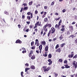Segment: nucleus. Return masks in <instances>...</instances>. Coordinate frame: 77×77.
Wrapping results in <instances>:
<instances>
[{"label":"nucleus","instance_id":"f257e3e1","mask_svg":"<svg viewBox=\"0 0 77 77\" xmlns=\"http://www.w3.org/2000/svg\"><path fill=\"white\" fill-rule=\"evenodd\" d=\"M73 65L75 66V69H76L77 67V62H76L75 61H73Z\"/></svg>","mask_w":77,"mask_h":77},{"label":"nucleus","instance_id":"f03ea898","mask_svg":"<svg viewBox=\"0 0 77 77\" xmlns=\"http://www.w3.org/2000/svg\"><path fill=\"white\" fill-rule=\"evenodd\" d=\"M69 29L70 31L71 32H73V27L71 26H69Z\"/></svg>","mask_w":77,"mask_h":77},{"label":"nucleus","instance_id":"7ed1b4c3","mask_svg":"<svg viewBox=\"0 0 77 77\" xmlns=\"http://www.w3.org/2000/svg\"><path fill=\"white\" fill-rule=\"evenodd\" d=\"M51 27V24H48V22L47 23V24H46L45 26V27Z\"/></svg>","mask_w":77,"mask_h":77},{"label":"nucleus","instance_id":"20e7f679","mask_svg":"<svg viewBox=\"0 0 77 77\" xmlns=\"http://www.w3.org/2000/svg\"><path fill=\"white\" fill-rule=\"evenodd\" d=\"M51 31H52L51 32V33H54V32H55V29L53 27H52L51 29Z\"/></svg>","mask_w":77,"mask_h":77},{"label":"nucleus","instance_id":"39448f33","mask_svg":"<svg viewBox=\"0 0 77 77\" xmlns=\"http://www.w3.org/2000/svg\"><path fill=\"white\" fill-rule=\"evenodd\" d=\"M48 61L49 62V63H48L49 65H51V63H52V61L51 60V59H49L48 60Z\"/></svg>","mask_w":77,"mask_h":77},{"label":"nucleus","instance_id":"423d86ee","mask_svg":"<svg viewBox=\"0 0 77 77\" xmlns=\"http://www.w3.org/2000/svg\"><path fill=\"white\" fill-rule=\"evenodd\" d=\"M21 42H21V40H17L16 42V44H17V43H19V44H21Z\"/></svg>","mask_w":77,"mask_h":77},{"label":"nucleus","instance_id":"0eeeda50","mask_svg":"<svg viewBox=\"0 0 77 77\" xmlns=\"http://www.w3.org/2000/svg\"><path fill=\"white\" fill-rule=\"evenodd\" d=\"M41 44H42V45H45L46 44V43L45 42V41H43L41 42Z\"/></svg>","mask_w":77,"mask_h":77},{"label":"nucleus","instance_id":"6e6552de","mask_svg":"<svg viewBox=\"0 0 77 77\" xmlns=\"http://www.w3.org/2000/svg\"><path fill=\"white\" fill-rule=\"evenodd\" d=\"M45 51L47 52L48 51V46H46L45 48Z\"/></svg>","mask_w":77,"mask_h":77},{"label":"nucleus","instance_id":"1a4fd4ad","mask_svg":"<svg viewBox=\"0 0 77 77\" xmlns=\"http://www.w3.org/2000/svg\"><path fill=\"white\" fill-rule=\"evenodd\" d=\"M56 52H58L59 53H60V51H61V50L60 48H58V49L56 50Z\"/></svg>","mask_w":77,"mask_h":77},{"label":"nucleus","instance_id":"9d476101","mask_svg":"<svg viewBox=\"0 0 77 77\" xmlns=\"http://www.w3.org/2000/svg\"><path fill=\"white\" fill-rule=\"evenodd\" d=\"M73 55H74V54H72L71 55L69 54L68 55V57L69 58H72V57H73Z\"/></svg>","mask_w":77,"mask_h":77},{"label":"nucleus","instance_id":"9b49d317","mask_svg":"<svg viewBox=\"0 0 77 77\" xmlns=\"http://www.w3.org/2000/svg\"><path fill=\"white\" fill-rule=\"evenodd\" d=\"M46 27H45V26L44 27V30H45V32H47V28H46Z\"/></svg>","mask_w":77,"mask_h":77},{"label":"nucleus","instance_id":"f8f14e48","mask_svg":"<svg viewBox=\"0 0 77 77\" xmlns=\"http://www.w3.org/2000/svg\"><path fill=\"white\" fill-rule=\"evenodd\" d=\"M39 50H42V45H40L39 46Z\"/></svg>","mask_w":77,"mask_h":77},{"label":"nucleus","instance_id":"ddd939ff","mask_svg":"<svg viewBox=\"0 0 77 77\" xmlns=\"http://www.w3.org/2000/svg\"><path fill=\"white\" fill-rule=\"evenodd\" d=\"M31 68L33 69H35V66L33 65L31 66Z\"/></svg>","mask_w":77,"mask_h":77},{"label":"nucleus","instance_id":"4468645a","mask_svg":"<svg viewBox=\"0 0 77 77\" xmlns=\"http://www.w3.org/2000/svg\"><path fill=\"white\" fill-rule=\"evenodd\" d=\"M31 59H32V60H33V59H35V56L34 55H33L31 57Z\"/></svg>","mask_w":77,"mask_h":77},{"label":"nucleus","instance_id":"2eb2a0df","mask_svg":"<svg viewBox=\"0 0 77 77\" xmlns=\"http://www.w3.org/2000/svg\"><path fill=\"white\" fill-rule=\"evenodd\" d=\"M64 66H65V68H70V66L67 65H65Z\"/></svg>","mask_w":77,"mask_h":77},{"label":"nucleus","instance_id":"dca6fc26","mask_svg":"<svg viewBox=\"0 0 77 77\" xmlns=\"http://www.w3.org/2000/svg\"><path fill=\"white\" fill-rule=\"evenodd\" d=\"M51 57H52V55L51 54H50L48 55V58H51Z\"/></svg>","mask_w":77,"mask_h":77},{"label":"nucleus","instance_id":"f3484780","mask_svg":"<svg viewBox=\"0 0 77 77\" xmlns=\"http://www.w3.org/2000/svg\"><path fill=\"white\" fill-rule=\"evenodd\" d=\"M44 20L45 22H48V18H45Z\"/></svg>","mask_w":77,"mask_h":77},{"label":"nucleus","instance_id":"a211bd4d","mask_svg":"<svg viewBox=\"0 0 77 77\" xmlns=\"http://www.w3.org/2000/svg\"><path fill=\"white\" fill-rule=\"evenodd\" d=\"M30 69V68H26L25 69V71L26 72H27V71H28V70H29Z\"/></svg>","mask_w":77,"mask_h":77},{"label":"nucleus","instance_id":"6ab92c4d","mask_svg":"<svg viewBox=\"0 0 77 77\" xmlns=\"http://www.w3.org/2000/svg\"><path fill=\"white\" fill-rule=\"evenodd\" d=\"M51 30H50L49 31V32L48 33V37L50 36V33H51Z\"/></svg>","mask_w":77,"mask_h":77},{"label":"nucleus","instance_id":"aec40b11","mask_svg":"<svg viewBox=\"0 0 77 77\" xmlns=\"http://www.w3.org/2000/svg\"><path fill=\"white\" fill-rule=\"evenodd\" d=\"M60 19V17H59V18H54L55 20H56V21H57V20H59Z\"/></svg>","mask_w":77,"mask_h":77},{"label":"nucleus","instance_id":"412c9836","mask_svg":"<svg viewBox=\"0 0 77 77\" xmlns=\"http://www.w3.org/2000/svg\"><path fill=\"white\" fill-rule=\"evenodd\" d=\"M43 68L45 69H46L45 68H47V66H43L42 68H41V70H42L43 69Z\"/></svg>","mask_w":77,"mask_h":77},{"label":"nucleus","instance_id":"4be33fe9","mask_svg":"<svg viewBox=\"0 0 77 77\" xmlns=\"http://www.w3.org/2000/svg\"><path fill=\"white\" fill-rule=\"evenodd\" d=\"M32 3H33V1H31L29 3V5L30 6H31V5H32Z\"/></svg>","mask_w":77,"mask_h":77},{"label":"nucleus","instance_id":"5701e85b","mask_svg":"<svg viewBox=\"0 0 77 77\" xmlns=\"http://www.w3.org/2000/svg\"><path fill=\"white\" fill-rule=\"evenodd\" d=\"M59 38L60 40H62L63 39V37H62V35H61L60 37H59Z\"/></svg>","mask_w":77,"mask_h":77},{"label":"nucleus","instance_id":"b1692460","mask_svg":"<svg viewBox=\"0 0 77 77\" xmlns=\"http://www.w3.org/2000/svg\"><path fill=\"white\" fill-rule=\"evenodd\" d=\"M4 14H6V15H9V13H8V12L6 11L4 12Z\"/></svg>","mask_w":77,"mask_h":77},{"label":"nucleus","instance_id":"393cba45","mask_svg":"<svg viewBox=\"0 0 77 77\" xmlns=\"http://www.w3.org/2000/svg\"><path fill=\"white\" fill-rule=\"evenodd\" d=\"M28 9V7H26L23 8V11H24L25 10H27Z\"/></svg>","mask_w":77,"mask_h":77},{"label":"nucleus","instance_id":"a878e982","mask_svg":"<svg viewBox=\"0 0 77 77\" xmlns=\"http://www.w3.org/2000/svg\"><path fill=\"white\" fill-rule=\"evenodd\" d=\"M77 58V54H76L75 56L73 57V59H76Z\"/></svg>","mask_w":77,"mask_h":77},{"label":"nucleus","instance_id":"bb28decb","mask_svg":"<svg viewBox=\"0 0 77 77\" xmlns=\"http://www.w3.org/2000/svg\"><path fill=\"white\" fill-rule=\"evenodd\" d=\"M62 23V20L60 19V21L59 22L58 25H60V24Z\"/></svg>","mask_w":77,"mask_h":77},{"label":"nucleus","instance_id":"cd10ccee","mask_svg":"<svg viewBox=\"0 0 77 77\" xmlns=\"http://www.w3.org/2000/svg\"><path fill=\"white\" fill-rule=\"evenodd\" d=\"M59 45L57 44L55 47V49H57V48H59Z\"/></svg>","mask_w":77,"mask_h":77},{"label":"nucleus","instance_id":"c85d7f7f","mask_svg":"<svg viewBox=\"0 0 77 77\" xmlns=\"http://www.w3.org/2000/svg\"><path fill=\"white\" fill-rule=\"evenodd\" d=\"M74 35H71L70 36V37H69V38H74Z\"/></svg>","mask_w":77,"mask_h":77},{"label":"nucleus","instance_id":"c756f323","mask_svg":"<svg viewBox=\"0 0 77 77\" xmlns=\"http://www.w3.org/2000/svg\"><path fill=\"white\" fill-rule=\"evenodd\" d=\"M34 43V42L33 41H32L31 42V46H33V44Z\"/></svg>","mask_w":77,"mask_h":77},{"label":"nucleus","instance_id":"7c9ffc66","mask_svg":"<svg viewBox=\"0 0 77 77\" xmlns=\"http://www.w3.org/2000/svg\"><path fill=\"white\" fill-rule=\"evenodd\" d=\"M30 16H27V18L28 19V20H30Z\"/></svg>","mask_w":77,"mask_h":77},{"label":"nucleus","instance_id":"2f4dec72","mask_svg":"<svg viewBox=\"0 0 77 77\" xmlns=\"http://www.w3.org/2000/svg\"><path fill=\"white\" fill-rule=\"evenodd\" d=\"M65 45V43H63L62 44H61V47H63V46H64V45Z\"/></svg>","mask_w":77,"mask_h":77},{"label":"nucleus","instance_id":"473e14b6","mask_svg":"<svg viewBox=\"0 0 77 77\" xmlns=\"http://www.w3.org/2000/svg\"><path fill=\"white\" fill-rule=\"evenodd\" d=\"M23 72H21V75L22 77H23Z\"/></svg>","mask_w":77,"mask_h":77},{"label":"nucleus","instance_id":"72a5a7b5","mask_svg":"<svg viewBox=\"0 0 77 77\" xmlns=\"http://www.w3.org/2000/svg\"><path fill=\"white\" fill-rule=\"evenodd\" d=\"M39 22H38L35 23V25H37V26H38L39 25Z\"/></svg>","mask_w":77,"mask_h":77},{"label":"nucleus","instance_id":"f704fd0d","mask_svg":"<svg viewBox=\"0 0 77 77\" xmlns=\"http://www.w3.org/2000/svg\"><path fill=\"white\" fill-rule=\"evenodd\" d=\"M62 12L63 13H64L66 12V10L65 9H64L62 10Z\"/></svg>","mask_w":77,"mask_h":77},{"label":"nucleus","instance_id":"c9c22d12","mask_svg":"<svg viewBox=\"0 0 77 77\" xmlns=\"http://www.w3.org/2000/svg\"><path fill=\"white\" fill-rule=\"evenodd\" d=\"M59 61L60 62H62V59H59Z\"/></svg>","mask_w":77,"mask_h":77},{"label":"nucleus","instance_id":"e433bc0d","mask_svg":"<svg viewBox=\"0 0 77 77\" xmlns=\"http://www.w3.org/2000/svg\"><path fill=\"white\" fill-rule=\"evenodd\" d=\"M58 26V25L57 24H56L55 26V29H57V27Z\"/></svg>","mask_w":77,"mask_h":77},{"label":"nucleus","instance_id":"4c0bfd02","mask_svg":"<svg viewBox=\"0 0 77 77\" xmlns=\"http://www.w3.org/2000/svg\"><path fill=\"white\" fill-rule=\"evenodd\" d=\"M31 49H32V50H34L35 49V46L32 47H31Z\"/></svg>","mask_w":77,"mask_h":77},{"label":"nucleus","instance_id":"58836bf2","mask_svg":"<svg viewBox=\"0 0 77 77\" xmlns=\"http://www.w3.org/2000/svg\"><path fill=\"white\" fill-rule=\"evenodd\" d=\"M44 70V72H46L48 71V70L47 69H45Z\"/></svg>","mask_w":77,"mask_h":77},{"label":"nucleus","instance_id":"ea45409f","mask_svg":"<svg viewBox=\"0 0 77 77\" xmlns=\"http://www.w3.org/2000/svg\"><path fill=\"white\" fill-rule=\"evenodd\" d=\"M26 23H27V24H30V21H26Z\"/></svg>","mask_w":77,"mask_h":77},{"label":"nucleus","instance_id":"a19ab883","mask_svg":"<svg viewBox=\"0 0 77 77\" xmlns=\"http://www.w3.org/2000/svg\"><path fill=\"white\" fill-rule=\"evenodd\" d=\"M43 30H42L41 32V35H43Z\"/></svg>","mask_w":77,"mask_h":77},{"label":"nucleus","instance_id":"79ce46f5","mask_svg":"<svg viewBox=\"0 0 77 77\" xmlns=\"http://www.w3.org/2000/svg\"><path fill=\"white\" fill-rule=\"evenodd\" d=\"M65 30V28H62L61 29V31H64V30Z\"/></svg>","mask_w":77,"mask_h":77},{"label":"nucleus","instance_id":"37998d69","mask_svg":"<svg viewBox=\"0 0 77 77\" xmlns=\"http://www.w3.org/2000/svg\"><path fill=\"white\" fill-rule=\"evenodd\" d=\"M23 5H24V7H25V6H26V5H27V4H26V3H23Z\"/></svg>","mask_w":77,"mask_h":77},{"label":"nucleus","instance_id":"c03bdc74","mask_svg":"<svg viewBox=\"0 0 77 77\" xmlns=\"http://www.w3.org/2000/svg\"><path fill=\"white\" fill-rule=\"evenodd\" d=\"M22 18L23 19H24V18H25V16L24 15H23L22 16Z\"/></svg>","mask_w":77,"mask_h":77},{"label":"nucleus","instance_id":"a18cd8bd","mask_svg":"<svg viewBox=\"0 0 77 77\" xmlns=\"http://www.w3.org/2000/svg\"><path fill=\"white\" fill-rule=\"evenodd\" d=\"M43 56H45V57H47V54H44Z\"/></svg>","mask_w":77,"mask_h":77},{"label":"nucleus","instance_id":"49530a36","mask_svg":"<svg viewBox=\"0 0 77 77\" xmlns=\"http://www.w3.org/2000/svg\"><path fill=\"white\" fill-rule=\"evenodd\" d=\"M54 4V2H53L51 3V5H53Z\"/></svg>","mask_w":77,"mask_h":77},{"label":"nucleus","instance_id":"de8ad7c7","mask_svg":"<svg viewBox=\"0 0 77 77\" xmlns=\"http://www.w3.org/2000/svg\"><path fill=\"white\" fill-rule=\"evenodd\" d=\"M50 67H48L47 68V70H48V71L49 70H50Z\"/></svg>","mask_w":77,"mask_h":77},{"label":"nucleus","instance_id":"09e8293b","mask_svg":"<svg viewBox=\"0 0 77 77\" xmlns=\"http://www.w3.org/2000/svg\"><path fill=\"white\" fill-rule=\"evenodd\" d=\"M35 42H37V43H38L39 42V41H38V39H36L35 40Z\"/></svg>","mask_w":77,"mask_h":77},{"label":"nucleus","instance_id":"8fccbe9b","mask_svg":"<svg viewBox=\"0 0 77 77\" xmlns=\"http://www.w3.org/2000/svg\"><path fill=\"white\" fill-rule=\"evenodd\" d=\"M60 26V25H58V26L57 27L58 29H60V27H59Z\"/></svg>","mask_w":77,"mask_h":77},{"label":"nucleus","instance_id":"3c124183","mask_svg":"<svg viewBox=\"0 0 77 77\" xmlns=\"http://www.w3.org/2000/svg\"><path fill=\"white\" fill-rule=\"evenodd\" d=\"M26 52V51H23L22 52V53H24Z\"/></svg>","mask_w":77,"mask_h":77},{"label":"nucleus","instance_id":"603ef678","mask_svg":"<svg viewBox=\"0 0 77 77\" xmlns=\"http://www.w3.org/2000/svg\"><path fill=\"white\" fill-rule=\"evenodd\" d=\"M47 8H48L47 6H45L44 7L45 9H47Z\"/></svg>","mask_w":77,"mask_h":77},{"label":"nucleus","instance_id":"864d4df0","mask_svg":"<svg viewBox=\"0 0 77 77\" xmlns=\"http://www.w3.org/2000/svg\"><path fill=\"white\" fill-rule=\"evenodd\" d=\"M55 15H59V14L56 12L55 13Z\"/></svg>","mask_w":77,"mask_h":77},{"label":"nucleus","instance_id":"5fc2aeb1","mask_svg":"<svg viewBox=\"0 0 77 77\" xmlns=\"http://www.w3.org/2000/svg\"><path fill=\"white\" fill-rule=\"evenodd\" d=\"M29 57H31V56H32V54L29 53Z\"/></svg>","mask_w":77,"mask_h":77},{"label":"nucleus","instance_id":"6e6d98bb","mask_svg":"<svg viewBox=\"0 0 77 77\" xmlns=\"http://www.w3.org/2000/svg\"><path fill=\"white\" fill-rule=\"evenodd\" d=\"M75 24V22H73L72 23V25H73V24Z\"/></svg>","mask_w":77,"mask_h":77},{"label":"nucleus","instance_id":"4d7b16f0","mask_svg":"<svg viewBox=\"0 0 77 77\" xmlns=\"http://www.w3.org/2000/svg\"><path fill=\"white\" fill-rule=\"evenodd\" d=\"M18 28H19V29H20V27H21V25L20 24H19L18 25Z\"/></svg>","mask_w":77,"mask_h":77},{"label":"nucleus","instance_id":"13d9d810","mask_svg":"<svg viewBox=\"0 0 77 77\" xmlns=\"http://www.w3.org/2000/svg\"><path fill=\"white\" fill-rule=\"evenodd\" d=\"M53 41H55L56 40V38H53Z\"/></svg>","mask_w":77,"mask_h":77},{"label":"nucleus","instance_id":"bf43d9fd","mask_svg":"<svg viewBox=\"0 0 77 77\" xmlns=\"http://www.w3.org/2000/svg\"><path fill=\"white\" fill-rule=\"evenodd\" d=\"M35 14H37L38 13V11L37 10H35Z\"/></svg>","mask_w":77,"mask_h":77},{"label":"nucleus","instance_id":"052dcab7","mask_svg":"<svg viewBox=\"0 0 77 77\" xmlns=\"http://www.w3.org/2000/svg\"><path fill=\"white\" fill-rule=\"evenodd\" d=\"M23 8H21V9L20 11V12H22V11H23Z\"/></svg>","mask_w":77,"mask_h":77},{"label":"nucleus","instance_id":"680f3d73","mask_svg":"<svg viewBox=\"0 0 77 77\" xmlns=\"http://www.w3.org/2000/svg\"><path fill=\"white\" fill-rule=\"evenodd\" d=\"M25 65L26 66H29V64L26 63V64H25Z\"/></svg>","mask_w":77,"mask_h":77},{"label":"nucleus","instance_id":"e2e57ef3","mask_svg":"<svg viewBox=\"0 0 77 77\" xmlns=\"http://www.w3.org/2000/svg\"><path fill=\"white\" fill-rule=\"evenodd\" d=\"M27 15H30L31 13H30V12H28L27 13Z\"/></svg>","mask_w":77,"mask_h":77},{"label":"nucleus","instance_id":"0e129e2a","mask_svg":"<svg viewBox=\"0 0 77 77\" xmlns=\"http://www.w3.org/2000/svg\"><path fill=\"white\" fill-rule=\"evenodd\" d=\"M35 32H37L38 31V29H35L34 30Z\"/></svg>","mask_w":77,"mask_h":77},{"label":"nucleus","instance_id":"69168bd1","mask_svg":"<svg viewBox=\"0 0 77 77\" xmlns=\"http://www.w3.org/2000/svg\"><path fill=\"white\" fill-rule=\"evenodd\" d=\"M57 75H58V74L56 73V75H55V77H57Z\"/></svg>","mask_w":77,"mask_h":77},{"label":"nucleus","instance_id":"338daca9","mask_svg":"<svg viewBox=\"0 0 77 77\" xmlns=\"http://www.w3.org/2000/svg\"><path fill=\"white\" fill-rule=\"evenodd\" d=\"M29 29H26V32H29Z\"/></svg>","mask_w":77,"mask_h":77},{"label":"nucleus","instance_id":"774afa93","mask_svg":"<svg viewBox=\"0 0 77 77\" xmlns=\"http://www.w3.org/2000/svg\"><path fill=\"white\" fill-rule=\"evenodd\" d=\"M64 63H67V60H64Z\"/></svg>","mask_w":77,"mask_h":77}]
</instances>
